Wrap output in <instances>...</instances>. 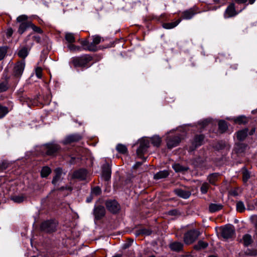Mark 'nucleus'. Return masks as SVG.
I'll return each instance as SVG.
<instances>
[{"instance_id":"obj_17","label":"nucleus","mask_w":257,"mask_h":257,"mask_svg":"<svg viewBox=\"0 0 257 257\" xmlns=\"http://www.w3.org/2000/svg\"><path fill=\"white\" fill-rule=\"evenodd\" d=\"M105 213V210L103 206H98L94 210V214L97 219H99L103 217Z\"/></svg>"},{"instance_id":"obj_42","label":"nucleus","mask_w":257,"mask_h":257,"mask_svg":"<svg viewBox=\"0 0 257 257\" xmlns=\"http://www.w3.org/2000/svg\"><path fill=\"white\" fill-rule=\"evenodd\" d=\"M152 233V231L149 229L143 228L138 230V232L137 235L143 234L145 235H150Z\"/></svg>"},{"instance_id":"obj_25","label":"nucleus","mask_w":257,"mask_h":257,"mask_svg":"<svg viewBox=\"0 0 257 257\" xmlns=\"http://www.w3.org/2000/svg\"><path fill=\"white\" fill-rule=\"evenodd\" d=\"M181 21V19H178L175 22L164 23L163 24V27L166 29H171L176 27Z\"/></svg>"},{"instance_id":"obj_1","label":"nucleus","mask_w":257,"mask_h":257,"mask_svg":"<svg viewBox=\"0 0 257 257\" xmlns=\"http://www.w3.org/2000/svg\"><path fill=\"white\" fill-rule=\"evenodd\" d=\"M92 59V58L90 55H84L80 57L72 58L71 63L75 67H88V64Z\"/></svg>"},{"instance_id":"obj_16","label":"nucleus","mask_w":257,"mask_h":257,"mask_svg":"<svg viewBox=\"0 0 257 257\" xmlns=\"http://www.w3.org/2000/svg\"><path fill=\"white\" fill-rule=\"evenodd\" d=\"M81 139V136L78 134H73L66 137L63 143L64 144H70L78 142Z\"/></svg>"},{"instance_id":"obj_26","label":"nucleus","mask_w":257,"mask_h":257,"mask_svg":"<svg viewBox=\"0 0 257 257\" xmlns=\"http://www.w3.org/2000/svg\"><path fill=\"white\" fill-rule=\"evenodd\" d=\"M219 175L218 173H213L208 176L207 179L210 184L215 185V182L218 180Z\"/></svg>"},{"instance_id":"obj_40","label":"nucleus","mask_w":257,"mask_h":257,"mask_svg":"<svg viewBox=\"0 0 257 257\" xmlns=\"http://www.w3.org/2000/svg\"><path fill=\"white\" fill-rule=\"evenodd\" d=\"M219 130L222 132H225L227 128V125L225 121L221 120L218 123Z\"/></svg>"},{"instance_id":"obj_19","label":"nucleus","mask_w":257,"mask_h":257,"mask_svg":"<svg viewBox=\"0 0 257 257\" xmlns=\"http://www.w3.org/2000/svg\"><path fill=\"white\" fill-rule=\"evenodd\" d=\"M195 10L193 8L186 10L182 13V17L183 19H191L196 14Z\"/></svg>"},{"instance_id":"obj_48","label":"nucleus","mask_w":257,"mask_h":257,"mask_svg":"<svg viewBox=\"0 0 257 257\" xmlns=\"http://www.w3.org/2000/svg\"><path fill=\"white\" fill-rule=\"evenodd\" d=\"M8 163L5 161L0 163V172L8 168Z\"/></svg>"},{"instance_id":"obj_47","label":"nucleus","mask_w":257,"mask_h":257,"mask_svg":"<svg viewBox=\"0 0 257 257\" xmlns=\"http://www.w3.org/2000/svg\"><path fill=\"white\" fill-rule=\"evenodd\" d=\"M101 193V189L99 187H95L91 190L92 195L97 196Z\"/></svg>"},{"instance_id":"obj_7","label":"nucleus","mask_w":257,"mask_h":257,"mask_svg":"<svg viewBox=\"0 0 257 257\" xmlns=\"http://www.w3.org/2000/svg\"><path fill=\"white\" fill-rule=\"evenodd\" d=\"M234 233L235 229L233 225H227L221 229V236L225 239L232 238Z\"/></svg>"},{"instance_id":"obj_4","label":"nucleus","mask_w":257,"mask_h":257,"mask_svg":"<svg viewBox=\"0 0 257 257\" xmlns=\"http://www.w3.org/2000/svg\"><path fill=\"white\" fill-rule=\"evenodd\" d=\"M25 67V63L24 61H19L15 64L13 70V76L16 78V81L17 82L21 77Z\"/></svg>"},{"instance_id":"obj_30","label":"nucleus","mask_w":257,"mask_h":257,"mask_svg":"<svg viewBox=\"0 0 257 257\" xmlns=\"http://www.w3.org/2000/svg\"><path fill=\"white\" fill-rule=\"evenodd\" d=\"M207 246L208 243L207 242L202 240H199L198 242V243L194 246V248L197 250H200L201 249L205 248Z\"/></svg>"},{"instance_id":"obj_14","label":"nucleus","mask_w":257,"mask_h":257,"mask_svg":"<svg viewBox=\"0 0 257 257\" xmlns=\"http://www.w3.org/2000/svg\"><path fill=\"white\" fill-rule=\"evenodd\" d=\"M72 177L81 180H85L87 177V171L86 170L82 169L75 171L73 172Z\"/></svg>"},{"instance_id":"obj_45","label":"nucleus","mask_w":257,"mask_h":257,"mask_svg":"<svg viewBox=\"0 0 257 257\" xmlns=\"http://www.w3.org/2000/svg\"><path fill=\"white\" fill-rule=\"evenodd\" d=\"M68 48L70 50V51L74 52V51H81V49L80 47L74 45L72 44H70L68 45Z\"/></svg>"},{"instance_id":"obj_59","label":"nucleus","mask_w":257,"mask_h":257,"mask_svg":"<svg viewBox=\"0 0 257 257\" xmlns=\"http://www.w3.org/2000/svg\"><path fill=\"white\" fill-rule=\"evenodd\" d=\"M171 214L174 215L175 214V213L176 212V210H173L170 212Z\"/></svg>"},{"instance_id":"obj_38","label":"nucleus","mask_w":257,"mask_h":257,"mask_svg":"<svg viewBox=\"0 0 257 257\" xmlns=\"http://www.w3.org/2000/svg\"><path fill=\"white\" fill-rule=\"evenodd\" d=\"M236 210L239 212H242L245 210V206L242 201H238L236 203Z\"/></svg>"},{"instance_id":"obj_56","label":"nucleus","mask_w":257,"mask_h":257,"mask_svg":"<svg viewBox=\"0 0 257 257\" xmlns=\"http://www.w3.org/2000/svg\"><path fill=\"white\" fill-rule=\"evenodd\" d=\"M247 0H235V2L238 4H243L247 2Z\"/></svg>"},{"instance_id":"obj_58","label":"nucleus","mask_w":257,"mask_h":257,"mask_svg":"<svg viewBox=\"0 0 257 257\" xmlns=\"http://www.w3.org/2000/svg\"><path fill=\"white\" fill-rule=\"evenodd\" d=\"M231 194L233 196H236L237 195V193L236 191H233L231 192Z\"/></svg>"},{"instance_id":"obj_12","label":"nucleus","mask_w":257,"mask_h":257,"mask_svg":"<svg viewBox=\"0 0 257 257\" xmlns=\"http://www.w3.org/2000/svg\"><path fill=\"white\" fill-rule=\"evenodd\" d=\"M92 42L90 43V45L87 48L88 51H96V46L99 44L101 40V37L98 35H94L92 37Z\"/></svg>"},{"instance_id":"obj_3","label":"nucleus","mask_w":257,"mask_h":257,"mask_svg":"<svg viewBox=\"0 0 257 257\" xmlns=\"http://www.w3.org/2000/svg\"><path fill=\"white\" fill-rule=\"evenodd\" d=\"M57 226V223L54 220H47L41 223L40 229L44 232L51 233L56 230Z\"/></svg>"},{"instance_id":"obj_23","label":"nucleus","mask_w":257,"mask_h":257,"mask_svg":"<svg viewBox=\"0 0 257 257\" xmlns=\"http://www.w3.org/2000/svg\"><path fill=\"white\" fill-rule=\"evenodd\" d=\"M55 172V175L52 180V183L55 185L61 179L62 172L60 168L56 169Z\"/></svg>"},{"instance_id":"obj_20","label":"nucleus","mask_w":257,"mask_h":257,"mask_svg":"<svg viewBox=\"0 0 257 257\" xmlns=\"http://www.w3.org/2000/svg\"><path fill=\"white\" fill-rule=\"evenodd\" d=\"M247 148V146L243 143L236 144L234 147V151L237 154L243 153Z\"/></svg>"},{"instance_id":"obj_41","label":"nucleus","mask_w":257,"mask_h":257,"mask_svg":"<svg viewBox=\"0 0 257 257\" xmlns=\"http://www.w3.org/2000/svg\"><path fill=\"white\" fill-rule=\"evenodd\" d=\"M8 82L6 81L0 83V93L6 91L9 88Z\"/></svg>"},{"instance_id":"obj_39","label":"nucleus","mask_w":257,"mask_h":257,"mask_svg":"<svg viewBox=\"0 0 257 257\" xmlns=\"http://www.w3.org/2000/svg\"><path fill=\"white\" fill-rule=\"evenodd\" d=\"M210 187V185L206 182L203 183L200 188V191L202 194H206Z\"/></svg>"},{"instance_id":"obj_33","label":"nucleus","mask_w":257,"mask_h":257,"mask_svg":"<svg viewBox=\"0 0 257 257\" xmlns=\"http://www.w3.org/2000/svg\"><path fill=\"white\" fill-rule=\"evenodd\" d=\"M51 172L50 168L47 166L44 167L41 172V175L42 177H47Z\"/></svg>"},{"instance_id":"obj_10","label":"nucleus","mask_w":257,"mask_h":257,"mask_svg":"<svg viewBox=\"0 0 257 257\" xmlns=\"http://www.w3.org/2000/svg\"><path fill=\"white\" fill-rule=\"evenodd\" d=\"M204 136L202 135L196 136L192 142V145L190 147L189 151H193L197 147L201 146L203 144Z\"/></svg>"},{"instance_id":"obj_61","label":"nucleus","mask_w":257,"mask_h":257,"mask_svg":"<svg viewBox=\"0 0 257 257\" xmlns=\"http://www.w3.org/2000/svg\"><path fill=\"white\" fill-rule=\"evenodd\" d=\"M254 132H255V129H254V128H253V129H252V130H251V132H250V135L253 134L254 133Z\"/></svg>"},{"instance_id":"obj_52","label":"nucleus","mask_w":257,"mask_h":257,"mask_svg":"<svg viewBox=\"0 0 257 257\" xmlns=\"http://www.w3.org/2000/svg\"><path fill=\"white\" fill-rule=\"evenodd\" d=\"M251 222L253 224L255 227L257 228V215H252L250 217Z\"/></svg>"},{"instance_id":"obj_35","label":"nucleus","mask_w":257,"mask_h":257,"mask_svg":"<svg viewBox=\"0 0 257 257\" xmlns=\"http://www.w3.org/2000/svg\"><path fill=\"white\" fill-rule=\"evenodd\" d=\"M234 121L235 123L238 124H244L247 122V119L246 117L244 116H240L235 118Z\"/></svg>"},{"instance_id":"obj_34","label":"nucleus","mask_w":257,"mask_h":257,"mask_svg":"<svg viewBox=\"0 0 257 257\" xmlns=\"http://www.w3.org/2000/svg\"><path fill=\"white\" fill-rule=\"evenodd\" d=\"M116 149L118 152L121 154H125L127 151L126 147L122 144H118L116 147Z\"/></svg>"},{"instance_id":"obj_54","label":"nucleus","mask_w":257,"mask_h":257,"mask_svg":"<svg viewBox=\"0 0 257 257\" xmlns=\"http://www.w3.org/2000/svg\"><path fill=\"white\" fill-rule=\"evenodd\" d=\"M33 39L37 43H40L41 41V38L39 36H34L33 37Z\"/></svg>"},{"instance_id":"obj_15","label":"nucleus","mask_w":257,"mask_h":257,"mask_svg":"<svg viewBox=\"0 0 257 257\" xmlns=\"http://www.w3.org/2000/svg\"><path fill=\"white\" fill-rule=\"evenodd\" d=\"M237 14L235 9L234 4L232 3L230 4L225 10L224 14L225 18H230L234 17Z\"/></svg>"},{"instance_id":"obj_2","label":"nucleus","mask_w":257,"mask_h":257,"mask_svg":"<svg viewBox=\"0 0 257 257\" xmlns=\"http://www.w3.org/2000/svg\"><path fill=\"white\" fill-rule=\"evenodd\" d=\"M28 17L25 15H22L17 18V22L20 23L18 32L20 34H23L26 30L31 27V22L28 20Z\"/></svg>"},{"instance_id":"obj_50","label":"nucleus","mask_w":257,"mask_h":257,"mask_svg":"<svg viewBox=\"0 0 257 257\" xmlns=\"http://www.w3.org/2000/svg\"><path fill=\"white\" fill-rule=\"evenodd\" d=\"M36 75L39 78H41L42 76V69L40 67H37L35 70Z\"/></svg>"},{"instance_id":"obj_44","label":"nucleus","mask_w":257,"mask_h":257,"mask_svg":"<svg viewBox=\"0 0 257 257\" xmlns=\"http://www.w3.org/2000/svg\"><path fill=\"white\" fill-rule=\"evenodd\" d=\"M172 167L176 172H182L187 170L186 168L183 167L179 164H175Z\"/></svg>"},{"instance_id":"obj_29","label":"nucleus","mask_w":257,"mask_h":257,"mask_svg":"<svg viewBox=\"0 0 257 257\" xmlns=\"http://www.w3.org/2000/svg\"><path fill=\"white\" fill-rule=\"evenodd\" d=\"M9 47L7 46L0 47V61L3 60L6 57Z\"/></svg>"},{"instance_id":"obj_49","label":"nucleus","mask_w":257,"mask_h":257,"mask_svg":"<svg viewBox=\"0 0 257 257\" xmlns=\"http://www.w3.org/2000/svg\"><path fill=\"white\" fill-rule=\"evenodd\" d=\"M30 27L32 28V29L33 30V31H34L36 32H37L40 34L43 33V31L40 27L36 26L35 25L33 24L32 23H31V25Z\"/></svg>"},{"instance_id":"obj_5","label":"nucleus","mask_w":257,"mask_h":257,"mask_svg":"<svg viewBox=\"0 0 257 257\" xmlns=\"http://www.w3.org/2000/svg\"><path fill=\"white\" fill-rule=\"evenodd\" d=\"M139 147L137 149V154L138 156L140 158H143V155L147 151V149L149 147V140L145 138H143L139 140Z\"/></svg>"},{"instance_id":"obj_32","label":"nucleus","mask_w":257,"mask_h":257,"mask_svg":"<svg viewBox=\"0 0 257 257\" xmlns=\"http://www.w3.org/2000/svg\"><path fill=\"white\" fill-rule=\"evenodd\" d=\"M152 144L156 147H159L161 143V139L158 136H155L151 138Z\"/></svg>"},{"instance_id":"obj_28","label":"nucleus","mask_w":257,"mask_h":257,"mask_svg":"<svg viewBox=\"0 0 257 257\" xmlns=\"http://www.w3.org/2000/svg\"><path fill=\"white\" fill-rule=\"evenodd\" d=\"M222 205L220 204L212 203L209 205V209L211 212H215L221 210Z\"/></svg>"},{"instance_id":"obj_36","label":"nucleus","mask_w":257,"mask_h":257,"mask_svg":"<svg viewBox=\"0 0 257 257\" xmlns=\"http://www.w3.org/2000/svg\"><path fill=\"white\" fill-rule=\"evenodd\" d=\"M65 39L69 43L75 42V37L74 34L71 33H67L65 34Z\"/></svg>"},{"instance_id":"obj_60","label":"nucleus","mask_w":257,"mask_h":257,"mask_svg":"<svg viewBox=\"0 0 257 257\" xmlns=\"http://www.w3.org/2000/svg\"><path fill=\"white\" fill-rule=\"evenodd\" d=\"M255 0H249V2L250 4H252Z\"/></svg>"},{"instance_id":"obj_46","label":"nucleus","mask_w":257,"mask_h":257,"mask_svg":"<svg viewBox=\"0 0 257 257\" xmlns=\"http://www.w3.org/2000/svg\"><path fill=\"white\" fill-rule=\"evenodd\" d=\"M8 112V108L0 105V118L4 117Z\"/></svg>"},{"instance_id":"obj_62","label":"nucleus","mask_w":257,"mask_h":257,"mask_svg":"<svg viewBox=\"0 0 257 257\" xmlns=\"http://www.w3.org/2000/svg\"><path fill=\"white\" fill-rule=\"evenodd\" d=\"M91 201V198H87V202H90V201Z\"/></svg>"},{"instance_id":"obj_55","label":"nucleus","mask_w":257,"mask_h":257,"mask_svg":"<svg viewBox=\"0 0 257 257\" xmlns=\"http://www.w3.org/2000/svg\"><path fill=\"white\" fill-rule=\"evenodd\" d=\"M13 33V30L12 29H9L7 30V35L8 37H11Z\"/></svg>"},{"instance_id":"obj_24","label":"nucleus","mask_w":257,"mask_h":257,"mask_svg":"<svg viewBox=\"0 0 257 257\" xmlns=\"http://www.w3.org/2000/svg\"><path fill=\"white\" fill-rule=\"evenodd\" d=\"M242 241L244 246H248L252 243L253 240L250 234H246L242 237Z\"/></svg>"},{"instance_id":"obj_31","label":"nucleus","mask_w":257,"mask_h":257,"mask_svg":"<svg viewBox=\"0 0 257 257\" xmlns=\"http://www.w3.org/2000/svg\"><path fill=\"white\" fill-rule=\"evenodd\" d=\"M26 197L23 195H16L11 197L12 200L16 203H21L23 202Z\"/></svg>"},{"instance_id":"obj_51","label":"nucleus","mask_w":257,"mask_h":257,"mask_svg":"<svg viewBox=\"0 0 257 257\" xmlns=\"http://www.w3.org/2000/svg\"><path fill=\"white\" fill-rule=\"evenodd\" d=\"M90 43L86 40L81 41V44L84 47V49L86 50H88L87 48L90 45Z\"/></svg>"},{"instance_id":"obj_27","label":"nucleus","mask_w":257,"mask_h":257,"mask_svg":"<svg viewBox=\"0 0 257 257\" xmlns=\"http://www.w3.org/2000/svg\"><path fill=\"white\" fill-rule=\"evenodd\" d=\"M170 247L172 250L178 251L182 249L183 244L179 242H174L170 244Z\"/></svg>"},{"instance_id":"obj_63","label":"nucleus","mask_w":257,"mask_h":257,"mask_svg":"<svg viewBox=\"0 0 257 257\" xmlns=\"http://www.w3.org/2000/svg\"><path fill=\"white\" fill-rule=\"evenodd\" d=\"M30 37H31V36H30V35H28V36H27V37L26 40H27L29 39V38H30Z\"/></svg>"},{"instance_id":"obj_18","label":"nucleus","mask_w":257,"mask_h":257,"mask_svg":"<svg viewBox=\"0 0 257 257\" xmlns=\"http://www.w3.org/2000/svg\"><path fill=\"white\" fill-rule=\"evenodd\" d=\"M174 192L178 196L184 199H187L191 195V192L189 191L184 190L181 189H176L174 190Z\"/></svg>"},{"instance_id":"obj_64","label":"nucleus","mask_w":257,"mask_h":257,"mask_svg":"<svg viewBox=\"0 0 257 257\" xmlns=\"http://www.w3.org/2000/svg\"><path fill=\"white\" fill-rule=\"evenodd\" d=\"M31 257H37V256H36L34 255V256H31Z\"/></svg>"},{"instance_id":"obj_6","label":"nucleus","mask_w":257,"mask_h":257,"mask_svg":"<svg viewBox=\"0 0 257 257\" xmlns=\"http://www.w3.org/2000/svg\"><path fill=\"white\" fill-rule=\"evenodd\" d=\"M200 232L197 230H191L186 233L184 236V241L186 244L193 243L199 236Z\"/></svg>"},{"instance_id":"obj_21","label":"nucleus","mask_w":257,"mask_h":257,"mask_svg":"<svg viewBox=\"0 0 257 257\" xmlns=\"http://www.w3.org/2000/svg\"><path fill=\"white\" fill-rule=\"evenodd\" d=\"M247 128L238 131L236 134L237 139L239 141L244 140L247 135Z\"/></svg>"},{"instance_id":"obj_11","label":"nucleus","mask_w":257,"mask_h":257,"mask_svg":"<svg viewBox=\"0 0 257 257\" xmlns=\"http://www.w3.org/2000/svg\"><path fill=\"white\" fill-rule=\"evenodd\" d=\"M105 204L107 209L112 213H116L120 209L119 204L115 200L108 201Z\"/></svg>"},{"instance_id":"obj_13","label":"nucleus","mask_w":257,"mask_h":257,"mask_svg":"<svg viewBox=\"0 0 257 257\" xmlns=\"http://www.w3.org/2000/svg\"><path fill=\"white\" fill-rule=\"evenodd\" d=\"M102 177L105 181L109 180L111 177V168L108 163H106L103 165L102 168Z\"/></svg>"},{"instance_id":"obj_37","label":"nucleus","mask_w":257,"mask_h":257,"mask_svg":"<svg viewBox=\"0 0 257 257\" xmlns=\"http://www.w3.org/2000/svg\"><path fill=\"white\" fill-rule=\"evenodd\" d=\"M28 54V49L25 47L21 49L18 53L19 56L22 58H25L27 56Z\"/></svg>"},{"instance_id":"obj_57","label":"nucleus","mask_w":257,"mask_h":257,"mask_svg":"<svg viewBox=\"0 0 257 257\" xmlns=\"http://www.w3.org/2000/svg\"><path fill=\"white\" fill-rule=\"evenodd\" d=\"M142 165V163L140 162H137L136 164L134 166V168H137L139 166H140Z\"/></svg>"},{"instance_id":"obj_9","label":"nucleus","mask_w":257,"mask_h":257,"mask_svg":"<svg viewBox=\"0 0 257 257\" xmlns=\"http://www.w3.org/2000/svg\"><path fill=\"white\" fill-rule=\"evenodd\" d=\"M44 149L48 155H53L57 153L60 149V146L55 143H50L44 145Z\"/></svg>"},{"instance_id":"obj_53","label":"nucleus","mask_w":257,"mask_h":257,"mask_svg":"<svg viewBox=\"0 0 257 257\" xmlns=\"http://www.w3.org/2000/svg\"><path fill=\"white\" fill-rule=\"evenodd\" d=\"M224 146H225L224 143L221 142H219V143H217V145L215 147L216 149L219 150V149H222L224 147Z\"/></svg>"},{"instance_id":"obj_22","label":"nucleus","mask_w":257,"mask_h":257,"mask_svg":"<svg viewBox=\"0 0 257 257\" xmlns=\"http://www.w3.org/2000/svg\"><path fill=\"white\" fill-rule=\"evenodd\" d=\"M169 175V172L167 170L161 171L155 174L154 178L156 180L166 178Z\"/></svg>"},{"instance_id":"obj_8","label":"nucleus","mask_w":257,"mask_h":257,"mask_svg":"<svg viewBox=\"0 0 257 257\" xmlns=\"http://www.w3.org/2000/svg\"><path fill=\"white\" fill-rule=\"evenodd\" d=\"M167 145L169 149H172L177 146L181 142L180 136H169L167 137Z\"/></svg>"},{"instance_id":"obj_43","label":"nucleus","mask_w":257,"mask_h":257,"mask_svg":"<svg viewBox=\"0 0 257 257\" xmlns=\"http://www.w3.org/2000/svg\"><path fill=\"white\" fill-rule=\"evenodd\" d=\"M249 178L250 174L249 172L246 169H243L242 170V179L243 182H247Z\"/></svg>"}]
</instances>
